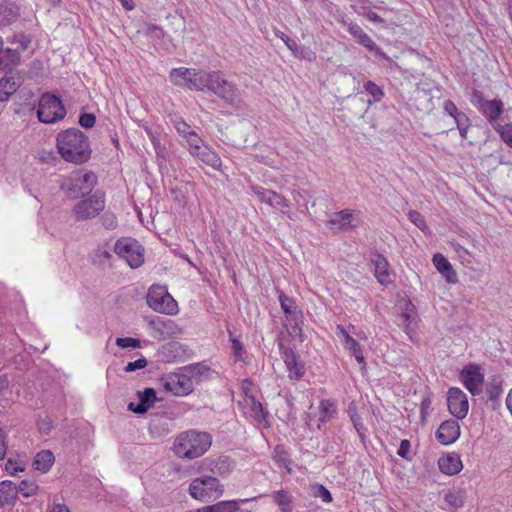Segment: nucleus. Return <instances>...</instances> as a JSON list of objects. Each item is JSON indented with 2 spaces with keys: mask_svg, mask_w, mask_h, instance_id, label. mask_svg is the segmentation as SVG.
I'll use <instances>...</instances> for the list:
<instances>
[{
  "mask_svg": "<svg viewBox=\"0 0 512 512\" xmlns=\"http://www.w3.org/2000/svg\"><path fill=\"white\" fill-rule=\"evenodd\" d=\"M57 148L64 160L75 164L88 161L92 152L88 137L76 128L61 131L57 135Z\"/></svg>",
  "mask_w": 512,
  "mask_h": 512,
  "instance_id": "1",
  "label": "nucleus"
},
{
  "mask_svg": "<svg viewBox=\"0 0 512 512\" xmlns=\"http://www.w3.org/2000/svg\"><path fill=\"white\" fill-rule=\"evenodd\" d=\"M210 445L209 434L190 430L176 438L173 451L180 458L195 459L202 456Z\"/></svg>",
  "mask_w": 512,
  "mask_h": 512,
  "instance_id": "2",
  "label": "nucleus"
},
{
  "mask_svg": "<svg viewBox=\"0 0 512 512\" xmlns=\"http://www.w3.org/2000/svg\"><path fill=\"white\" fill-rule=\"evenodd\" d=\"M97 183V177L90 171L72 172L62 183L61 187L71 199L88 195Z\"/></svg>",
  "mask_w": 512,
  "mask_h": 512,
  "instance_id": "3",
  "label": "nucleus"
},
{
  "mask_svg": "<svg viewBox=\"0 0 512 512\" xmlns=\"http://www.w3.org/2000/svg\"><path fill=\"white\" fill-rule=\"evenodd\" d=\"M205 79L207 77L204 71L186 67L173 68L169 73V80L172 84L189 90L205 91Z\"/></svg>",
  "mask_w": 512,
  "mask_h": 512,
  "instance_id": "4",
  "label": "nucleus"
},
{
  "mask_svg": "<svg viewBox=\"0 0 512 512\" xmlns=\"http://www.w3.org/2000/svg\"><path fill=\"white\" fill-rule=\"evenodd\" d=\"M65 115L66 109L59 97L48 92L40 97L37 109L40 122L53 124L64 119Z\"/></svg>",
  "mask_w": 512,
  "mask_h": 512,
  "instance_id": "5",
  "label": "nucleus"
},
{
  "mask_svg": "<svg viewBox=\"0 0 512 512\" xmlns=\"http://www.w3.org/2000/svg\"><path fill=\"white\" fill-rule=\"evenodd\" d=\"M147 304L154 311L163 314H175L178 310L177 302L165 287L160 285L150 287L147 294Z\"/></svg>",
  "mask_w": 512,
  "mask_h": 512,
  "instance_id": "6",
  "label": "nucleus"
},
{
  "mask_svg": "<svg viewBox=\"0 0 512 512\" xmlns=\"http://www.w3.org/2000/svg\"><path fill=\"white\" fill-rule=\"evenodd\" d=\"M220 486V481L217 478L204 475L190 483L189 493L194 499L208 501L221 495Z\"/></svg>",
  "mask_w": 512,
  "mask_h": 512,
  "instance_id": "7",
  "label": "nucleus"
},
{
  "mask_svg": "<svg viewBox=\"0 0 512 512\" xmlns=\"http://www.w3.org/2000/svg\"><path fill=\"white\" fill-rule=\"evenodd\" d=\"M115 253L124 259L131 268H138L144 261L143 248L139 242L130 237L119 239L114 246Z\"/></svg>",
  "mask_w": 512,
  "mask_h": 512,
  "instance_id": "8",
  "label": "nucleus"
},
{
  "mask_svg": "<svg viewBox=\"0 0 512 512\" xmlns=\"http://www.w3.org/2000/svg\"><path fill=\"white\" fill-rule=\"evenodd\" d=\"M470 101L492 125H495L503 112L504 104L501 100H485L482 92L478 90L472 92Z\"/></svg>",
  "mask_w": 512,
  "mask_h": 512,
  "instance_id": "9",
  "label": "nucleus"
},
{
  "mask_svg": "<svg viewBox=\"0 0 512 512\" xmlns=\"http://www.w3.org/2000/svg\"><path fill=\"white\" fill-rule=\"evenodd\" d=\"M105 207V197L102 193L96 192L88 199L75 204L73 214L78 221H84L96 217Z\"/></svg>",
  "mask_w": 512,
  "mask_h": 512,
  "instance_id": "10",
  "label": "nucleus"
},
{
  "mask_svg": "<svg viewBox=\"0 0 512 512\" xmlns=\"http://www.w3.org/2000/svg\"><path fill=\"white\" fill-rule=\"evenodd\" d=\"M447 406L457 420H462L469 411L468 397L460 388L452 387L447 392Z\"/></svg>",
  "mask_w": 512,
  "mask_h": 512,
  "instance_id": "11",
  "label": "nucleus"
},
{
  "mask_svg": "<svg viewBox=\"0 0 512 512\" xmlns=\"http://www.w3.org/2000/svg\"><path fill=\"white\" fill-rule=\"evenodd\" d=\"M460 380L472 395H478L482 391L484 374L478 365L469 364L460 372Z\"/></svg>",
  "mask_w": 512,
  "mask_h": 512,
  "instance_id": "12",
  "label": "nucleus"
},
{
  "mask_svg": "<svg viewBox=\"0 0 512 512\" xmlns=\"http://www.w3.org/2000/svg\"><path fill=\"white\" fill-rule=\"evenodd\" d=\"M242 406L244 414L249 417L256 425L262 428L270 426L267 420V413L262 404L255 397L243 398L238 401Z\"/></svg>",
  "mask_w": 512,
  "mask_h": 512,
  "instance_id": "13",
  "label": "nucleus"
},
{
  "mask_svg": "<svg viewBox=\"0 0 512 512\" xmlns=\"http://www.w3.org/2000/svg\"><path fill=\"white\" fill-rule=\"evenodd\" d=\"M138 402H130L127 409L135 414H145L157 401L156 391L153 388H145L136 393Z\"/></svg>",
  "mask_w": 512,
  "mask_h": 512,
  "instance_id": "14",
  "label": "nucleus"
},
{
  "mask_svg": "<svg viewBox=\"0 0 512 512\" xmlns=\"http://www.w3.org/2000/svg\"><path fill=\"white\" fill-rule=\"evenodd\" d=\"M149 325L158 334V338L162 340L174 338L181 334V329L171 319H165L157 316L150 320Z\"/></svg>",
  "mask_w": 512,
  "mask_h": 512,
  "instance_id": "15",
  "label": "nucleus"
},
{
  "mask_svg": "<svg viewBox=\"0 0 512 512\" xmlns=\"http://www.w3.org/2000/svg\"><path fill=\"white\" fill-rule=\"evenodd\" d=\"M252 192L259 198V200L283 213H285V209L289 207L288 201L272 190H268L260 186H254L252 188Z\"/></svg>",
  "mask_w": 512,
  "mask_h": 512,
  "instance_id": "16",
  "label": "nucleus"
},
{
  "mask_svg": "<svg viewBox=\"0 0 512 512\" xmlns=\"http://www.w3.org/2000/svg\"><path fill=\"white\" fill-rule=\"evenodd\" d=\"M282 358L288 371V377L292 380H300L305 375V365L290 348L284 349Z\"/></svg>",
  "mask_w": 512,
  "mask_h": 512,
  "instance_id": "17",
  "label": "nucleus"
},
{
  "mask_svg": "<svg viewBox=\"0 0 512 512\" xmlns=\"http://www.w3.org/2000/svg\"><path fill=\"white\" fill-rule=\"evenodd\" d=\"M460 436V426L457 420H446L436 432L437 440L443 445L454 443Z\"/></svg>",
  "mask_w": 512,
  "mask_h": 512,
  "instance_id": "18",
  "label": "nucleus"
},
{
  "mask_svg": "<svg viewBox=\"0 0 512 512\" xmlns=\"http://www.w3.org/2000/svg\"><path fill=\"white\" fill-rule=\"evenodd\" d=\"M164 387L174 395H187L192 391V382L188 377L176 374L166 379Z\"/></svg>",
  "mask_w": 512,
  "mask_h": 512,
  "instance_id": "19",
  "label": "nucleus"
},
{
  "mask_svg": "<svg viewBox=\"0 0 512 512\" xmlns=\"http://www.w3.org/2000/svg\"><path fill=\"white\" fill-rule=\"evenodd\" d=\"M438 467L443 474L452 476L458 474L462 470L463 464L458 454L447 453L439 457Z\"/></svg>",
  "mask_w": 512,
  "mask_h": 512,
  "instance_id": "20",
  "label": "nucleus"
},
{
  "mask_svg": "<svg viewBox=\"0 0 512 512\" xmlns=\"http://www.w3.org/2000/svg\"><path fill=\"white\" fill-rule=\"evenodd\" d=\"M432 262L447 283L454 284L457 282V274L444 255L436 253L432 258Z\"/></svg>",
  "mask_w": 512,
  "mask_h": 512,
  "instance_id": "21",
  "label": "nucleus"
},
{
  "mask_svg": "<svg viewBox=\"0 0 512 512\" xmlns=\"http://www.w3.org/2000/svg\"><path fill=\"white\" fill-rule=\"evenodd\" d=\"M374 266V275L377 281L382 285H387L391 282L389 273V264L386 258L380 254H375L372 258Z\"/></svg>",
  "mask_w": 512,
  "mask_h": 512,
  "instance_id": "22",
  "label": "nucleus"
},
{
  "mask_svg": "<svg viewBox=\"0 0 512 512\" xmlns=\"http://www.w3.org/2000/svg\"><path fill=\"white\" fill-rule=\"evenodd\" d=\"M226 114L240 115L244 109L242 100L236 90L226 83Z\"/></svg>",
  "mask_w": 512,
  "mask_h": 512,
  "instance_id": "23",
  "label": "nucleus"
},
{
  "mask_svg": "<svg viewBox=\"0 0 512 512\" xmlns=\"http://www.w3.org/2000/svg\"><path fill=\"white\" fill-rule=\"evenodd\" d=\"M205 76L207 77V79H205V90L213 92L220 98H224V79L221 72H205Z\"/></svg>",
  "mask_w": 512,
  "mask_h": 512,
  "instance_id": "24",
  "label": "nucleus"
},
{
  "mask_svg": "<svg viewBox=\"0 0 512 512\" xmlns=\"http://www.w3.org/2000/svg\"><path fill=\"white\" fill-rule=\"evenodd\" d=\"M20 15L19 7L12 2H3L0 4V24L10 25L15 22Z\"/></svg>",
  "mask_w": 512,
  "mask_h": 512,
  "instance_id": "25",
  "label": "nucleus"
},
{
  "mask_svg": "<svg viewBox=\"0 0 512 512\" xmlns=\"http://www.w3.org/2000/svg\"><path fill=\"white\" fill-rule=\"evenodd\" d=\"M319 418H318V429L321 428V424L330 421L337 413V405L333 400L322 399L319 402Z\"/></svg>",
  "mask_w": 512,
  "mask_h": 512,
  "instance_id": "26",
  "label": "nucleus"
},
{
  "mask_svg": "<svg viewBox=\"0 0 512 512\" xmlns=\"http://www.w3.org/2000/svg\"><path fill=\"white\" fill-rule=\"evenodd\" d=\"M55 457L49 450H42L38 452L33 461V467L35 470L42 473H46L50 470L53 465Z\"/></svg>",
  "mask_w": 512,
  "mask_h": 512,
  "instance_id": "27",
  "label": "nucleus"
},
{
  "mask_svg": "<svg viewBox=\"0 0 512 512\" xmlns=\"http://www.w3.org/2000/svg\"><path fill=\"white\" fill-rule=\"evenodd\" d=\"M352 211L345 209L336 213H333L329 219V226L331 228L346 229L351 226Z\"/></svg>",
  "mask_w": 512,
  "mask_h": 512,
  "instance_id": "28",
  "label": "nucleus"
},
{
  "mask_svg": "<svg viewBox=\"0 0 512 512\" xmlns=\"http://www.w3.org/2000/svg\"><path fill=\"white\" fill-rule=\"evenodd\" d=\"M18 495L17 485L10 481L4 480L0 482V500L1 505L12 503Z\"/></svg>",
  "mask_w": 512,
  "mask_h": 512,
  "instance_id": "29",
  "label": "nucleus"
},
{
  "mask_svg": "<svg viewBox=\"0 0 512 512\" xmlns=\"http://www.w3.org/2000/svg\"><path fill=\"white\" fill-rule=\"evenodd\" d=\"M271 496L281 512L293 511V498L287 491L282 489L277 490L274 491Z\"/></svg>",
  "mask_w": 512,
  "mask_h": 512,
  "instance_id": "30",
  "label": "nucleus"
},
{
  "mask_svg": "<svg viewBox=\"0 0 512 512\" xmlns=\"http://www.w3.org/2000/svg\"><path fill=\"white\" fill-rule=\"evenodd\" d=\"M185 139L189 146L191 155L195 157L206 155L208 147L203 145V141L194 130Z\"/></svg>",
  "mask_w": 512,
  "mask_h": 512,
  "instance_id": "31",
  "label": "nucleus"
},
{
  "mask_svg": "<svg viewBox=\"0 0 512 512\" xmlns=\"http://www.w3.org/2000/svg\"><path fill=\"white\" fill-rule=\"evenodd\" d=\"M272 459L279 468L285 469L288 473L292 472L291 460L289 459L288 453L284 446H275L272 453Z\"/></svg>",
  "mask_w": 512,
  "mask_h": 512,
  "instance_id": "32",
  "label": "nucleus"
},
{
  "mask_svg": "<svg viewBox=\"0 0 512 512\" xmlns=\"http://www.w3.org/2000/svg\"><path fill=\"white\" fill-rule=\"evenodd\" d=\"M231 353L235 362L248 363L249 355L243 343L236 337L230 335Z\"/></svg>",
  "mask_w": 512,
  "mask_h": 512,
  "instance_id": "33",
  "label": "nucleus"
},
{
  "mask_svg": "<svg viewBox=\"0 0 512 512\" xmlns=\"http://www.w3.org/2000/svg\"><path fill=\"white\" fill-rule=\"evenodd\" d=\"M18 84L14 81L13 77L4 76L0 79V101H7L12 94L16 92Z\"/></svg>",
  "mask_w": 512,
  "mask_h": 512,
  "instance_id": "34",
  "label": "nucleus"
},
{
  "mask_svg": "<svg viewBox=\"0 0 512 512\" xmlns=\"http://www.w3.org/2000/svg\"><path fill=\"white\" fill-rule=\"evenodd\" d=\"M343 346L345 350H347L348 353L356 359L361 368L364 369L366 362L361 345L352 337L351 339H348Z\"/></svg>",
  "mask_w": 512,
  "mask_h": 512,
  "instance_id": "35",
  "label": "nucleus"
},
{
  "mask_svg": "<svg viewBox=\"0 0 512 512\" xmlns=\"http://www.w3.org/2000/svg\"><path fill=\"white\" fill-rule=\"evenodd\" d=\"M20 61V53L16 50L6 48L0 49V69H7L11 65H16Z\"/></svg>",
  "mask_w": 512,
  "mask_h": 512,
  "instance_id": "36",
  "label": "nucleus"
},
{
  "mask_svg": "<svg viewBox=\"0 0 512 512\" xmlns=\"http://www.w3.org/2000/svg\"><path fill=\"white\" fill-rule=\"evenodd\" d=\"M402 309L403 312L401 317L403 319L404 329L407 333H409L411 330V325L415 322L417 317L415 306L410 301H404Z\"/></svg>",
  "mask_w": 512,
  "mask_h": 512,
  "instance_id": "37",
  "label": "nucleus"
},
{
  "mask_svg": "<svg viewBox=\"0 0 512 512\" xmlns=\"http://www.w3.org/2000/svg\"><path fill=\"white\" fill-rule=\"evenodd\" d=\"M25 468L26 460L22 458L13 459L9 457L5 464L6 472L12 476L17 475L19 472H23Z\"/></svg>",
  "mask_w": 512,
  "mask_h": 512,
  "instance_id": "38",
  "label": "nucleus"
},
{
  "mask_svg": "<svg viewBox=\"0 0 512 512\" xmlns=\"http://www.w3.org/2000/svg\"><path fill=\"white\" fill-rule=\"evenodd\" d=\"M279 302L284 314L287 317H292L293 315H295L297 305L291 297L285 295L284 293H280Z\"/></svg>",
  "mask_w": 512,
  "mask_h": 512,
  "instance_id": "39",
  "label": "nucleus"
},
{
  "mask_svg": "<svg viewBox=\"0 0 512 512\" xmlns=\"http://www.w3.org/2000/svg\"><path fill=\"white\" fill-rule=\"evenodd\" d=\"M364 90L373 98V100L368 101L369 104L381 101L384 96L382 88L370 80L364 83Z\"/></svg>",
  "mask_w": 512,
  "mask_h": 512,
  "instance_id": "40",
  "label": "nucleus"
},
{
  "mask_svg": "<svg viewBox=\"0 0 512 512\" xmlns=\"http://www.w3.org/2000/svg\"><path fill=\"white\" fill-rule=\"evenodd\" d=\"M18 493L24 497H31L36 494L38 485L34 480H23L17 485Z\"/></svg>",
  "mask_w": 512,
  "mask_h": 512,
  "instance_id": "41",
  "label": "nucleus"
},
{
  "mask_svg": "<svg viewBox=\"0 0 512 512\" xmlns=\"http://www.w3.org/2000/svg\"><path fill=\"white\" fill-rule=\"evenodd\" d=\"M116 345L122 349H137L141 347L139 339L132 337L116 338Z\"/></svg>",
  "mask_w": 512,
  "mask_h": 512,
  "instance_id": "42",
  "label": "nucleus"
},
{
  "mask_svg": "<svg viewBox=\"0 0 512 512\" xmlns=\"http://www.w3.org/2000/svg\"><path fill=\"white\" fill-rule=\"evenodd\" d=\"M451 247L453 248V250L457 254L459 260L463 264L471 263L472 255L466 248L461 246L459 243H451Z\"/></svg>",
  "mask_w": 512,
  "mask_h": 512,
  "instance_id": "43",
  "label": "nucleus"
},
{
  "mask_svg": "<svg viewBox=\"0 0 512 512\" xmlns=\"http://www.w3.org/2000/svg\"><path fill=\"white\" fill-rule=\"evenodd\" d=\"M486 392L490 400L498 399L502 393L501 381L498 379H493V381L488 385Z\"/></svg>",
  "mask_w": 512,
  "mask_h": 512,
  "instance_id": "44",
  "label": "nucleus"
},
{
  "mask_svg": "<svg viewBox=\"0 0 512 512\" xmlns=\"http://www.w3.org/2000/svg\"><path fill=\"white\" fill-rule=\"evenodd\" d=\"M445 113L451 116L455 123L460 119V116H466L463 112H460L452 100H445L443 104Z\"/></svg>",
  "mask_w": 512,
  "mask_h": 512,
  "instance_id": "45",
  "label": "nucleus"
},
{
  "mask_svg": "<svg viewBox=\"0 0 512 512\" xmlns=\"http://www.w3.org/2000/svg\"><path fill=\"white\" fill-rule=\"evenodd\" d=\"M495 129L499 132L502 140L510 147H512V123L499 125L495 127Z\"/></svg>",
  "mask_w": 512,
  "mask_h": 512,
  "instance_id": "46",
  "label": "nucleus"
},
{
  "mask_svg": "<svg viewBox=\"0 0 512 512\" xmlns=\"http://www.w3.org/2000/svg\"><path fill=\"white\" fill-rule=\"evenodd\" d=\"M204 163L212 166L213 168H219L222 165L221 159L211 152L209 149L206 152L205 156H198Z\"/></svg>",
  "mask_w": 512,
  "mask_h": 512,
  "instance_id": "47",
  "label": "nucleus"
},
{
  "mask_svg": "<svg viewBox=\"0 0 512 512\" xmlns=\"http://www.w3.org/2000/svg\"><path fill=\"white\" fill-rule=\"evenodd\" d=\"M359 44L367 48L369 51L374 52L376 55L385 57L384 53L379 50L376 43L367 34L362 37Z\"/></svg>",
  "mask_w": 512,
  "mask_h": 512,
  "instance_id": "48",
  "label": "nucleus"
},
{
  "mask_svg": "<svg viewBox=\"0 0 512 512\" xmlns=\"http://www.w3.org/2000/svg\"><path fill=\"white\" fill-rule=\"evenodd\" d=\"M314 496L320 498L325 503H330L332 501L330 491L321 484L314 487Z\"/></svg>",
  "mask_w": 512,
  "mask_h": 512,
  "instance_id": "49",
  "label": "nucleus"
},
{
  "mask_svg": "<svg viewBox=\"0 0 512 512\" xmlns=\"http://www.w3.org/2000/svg\"><path fill=\"white\" fill-rule=\"evenodd\" d=\"M174 127L177 132L184 138H186L193 131V129L181 118L174 120Z\"/></svg>",
  "mask_w": 512,
  "mask_h": 512,
  "instance_id": "50",
  "label": "nucleus"
},
{
  "mask_svg": "<svg viewBox=\"0 0 512 512\" xmlns=\"http://www.w3.org/2000/svg\"><path fill=\"white\" fill-rule=\"evenodd\" d=\"M408 218L409 220L415 224L419 229H421L422 231L425 230L426 228V222H425V219L424 217L418 212V211H410L408 213Z\"/></svg>",
  "mask_w": 512,
  "mask_h": 512,
  "instance_id": "51",
  "label": "nucleus"
},
{
  "mask_svg": "<svg viewBox=\"0 0 512 512\" xmlns=\"http://www.w3.org/2000/svg\"><path fill=\"white\" fill-rule=\"evenodd\" d=\"M240 390H241V397L248 398V397H255L254 396V385L249 379H244L240 384Z\"/></svg>",
  "mask_w": 512,
  "mask_h": 512,
  "instance_id": "52",
  "label": "nucleus"
},
{
  "mask_svg": "<svg viewBox=\"0 0 512 512\" xmlns=\"http://www.w3.org/2000/svg\"><path fill=\"white\" fill-rule=\"evenodd\" d=\"M353 331H354V326L351 324L348 326V330L342 325L336 326V334L338 337H340L342 339L343 345L348 341V339L352 338V336L350 335V332H353Z\"/></svg>",
  "mask_w": 512,
  "mask_h": 512,
  "instance_id": "53",
  "label": "nucleus"
},
{
  "mask_svg": "<svg viewBox=\"0 0 512 512\" xmlns=\"http://www.w3.org/2000/svg\"><path fill=\"white\" fill-rule=\"evenodd\" d=\"M347 30L358 43L362 39V37L366 35L364 30L358 24L355 23H349Z\"/></svg>",
  "mask_w": 512,
  "mask_h": 512,
  "instance_id": "54",
  "label": "nucleus"
},
{
  "mask_svg": "<svg viewBox=\"0 0 512 512\" xmlns=\"http://www.w3.org/2000/svg\"><path fill=\"white\" fill-rule=\"evenodd\" d=\"M102 225L106 229H115L117 227L116 216L112 213L106 212L101 217Z\"/></svg>",
  "mask_w": 512,
  "mask_h": 512,
  "instance_id": "55",
  "label": "nucleus"
},
{
  "mask_svg": "<svg viewBox=\"0 0 512 512\" xmlns=\"http://www.w3.org/2000/svg\"><path fill=\"white\" fill-rule=\"evenodd\" d=\"M96 122V117L92 113H83L79 117V124L84 128H91Z\"/></svg>",
  "mask_w": 512,
  "mask_h": 512,
  "instance_id": "56",
  "label": "nucleus"
},
{
  "mask_svg": "<svg viewBox=\"0 0 512 512\" xmlns=\"http://www.w3.org/2000/svg\"><path fill=\"white\" fill-rule=\"evenodd\" d=\"M12 43L18 44L22 50H25L31 43V38L23 33L16 34L13 36Z\"/></svg>",
  "mask_w": 512,
  "mask_h": 512,
  "instance_id": "57",
  "label": "nucleus"
},
{
  "mask_svg": "<svg viewBox=\"0 0 512 512\" xmlns=\"http://www.w3.org/2000/svg\"><path fill=\"white\" fill-rule=\"evenodd\" d=\"M147 366V360L145 358H139L133 362H129L126 367H125V371L126 372H134L136 370H139V369H143Z\"/></svg>",
  "mask_w": 512,
  "mask_h": 512,
  "instance_id": "58",
  "label": "nucleus"
},
{
  "mask_svg": "<svg viewBox=\"0 0 512 512\" xmlns=\"http://www.w3.org/2000/svg\"><path fill=\"white\" fill-rule=\"evenodd\" d=\"M456 126L462 138H466L467 130L469 126V118L467 116H460V119L456 122Z\"/></svg>",
  "mask_w": 512,
  "mask_h": 512,
  "instance_id": "59",
  "label": "nucleus"
},
{
  "mask_svg": "<svg viewBox=\"0 0 512 512\" xmlns=\"http://www.w3.org/2000/svg\"><path fill=\"white\" fill-rule=\"evenodd\" d=\"M38 430L43 434H48L52 429V422L49 417L37 421Z\"/></svg>",
  "mask_w": 512,
  "mask_h": 512,
  "instance_id": "60",
  "label": "nucleus"
},
{
  "mask_svg": "<svg viewBox=\"0 0 512 512\" xmlns=\"http://www.w3.org/2000/svg\"><path fill=\"white\" fill-rule=\"evenodd\" d=\"M196 512H224V501H219L216 504L199 508Z\"/></svg>",
  "mask_w": 512,
  "mask_h": 512,
  "instance_id": "61",
  "label": "nucleus"
},
{
  "mask_svg": "<svg viewBox=\"0 0 512 512\" xmlns=\"http://www.w3.org/2000/svg\"><path fill=\"white\" fill-rule=\"evenodd\" d=\"M410 452V442L408 440H402L400 446L398 448L397 454L398 456L408 459Z\"/></svg>",
  "mask_w": 512,
  "mask_h": 512,
  "instance_id": "62",
  "label": "nucleus"
},
{
  "mask_svg": "<svg viewBox=\"0 0 512 512\" xmlns=\"http://www.w3.org/2000/svg\"><path fill=\"white\" fill-rule=\"evenodd\" d=\"M226 512H250L248 509L240 507V503L234 500H226Z\"/></svg>",
  "mask_w": 512,
  "mask_h": 512,
  "instance_id": "63",
  "label": "nucleus"
},
{
  "mask_svg": "<svg viewBox=\"0 0 512 512\" xmlns=\"http://www.w3.org/2000/svg\"><path fill=\"white\" fill-rule=\"evenodd\" d=\"M48 512H70V510L65 504L59 503L54 499L48 508Z\"/></svg>",
  "mask_w": 512,
  "mask_h": 512,
  "instance_id": "64",
  "label": "nucleus"
}]
</instances>
